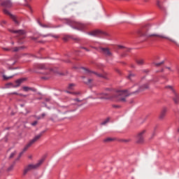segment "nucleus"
<instances>
[{
    "mask_svg": "<svg viewBox=\"0 0 179 179\" xmlns=\"http://www.w3.org/2000/svg\"><path fill=\"white\" fill-rule=\"evenodd\" d=\"M131 94L128 93V90L117 91L112 95L108 94H99L98 99L101 100H112L115 101H120V103H125L127 97Z\"/></svg>",
    "mask_w": 179,
    "mask_h": 179,
    "instance_id": "f257e3e1",
    "label": "nucleus"
},
{
    "mask_svg": "<svg viewBox=\"0 0 179 179\" xmlns=\"http://www.w3.org/2000/svg\"><path fill=\"white\" fill-rule=\"evenodd\" d=\"M139 36L141 37H147V38H150L152 37H155L157 38H164L165 40H169V41H171V43H173L176 44V45H178V43L176 41L173 39H171V38L166 36L165 35L163 34H155V33H151L150 30L146 29H143L139 31Z\"/></svg>",
    "mask_w": 179,
    "mask_h": 179,
    "instance_id": "f03ea898",
    "label": "nucleus"
},
{
    "mask_svg": "<svg viewBox=\"0 0 179 179\" xmlns=\"http://www.w3.org/2000/svg\"><path fill=\"white\" fill-rule=\"evenodd\" d=\"M43 162H44L43 159H41L38 163L34 164H29L27 166H25L24 171H23V176H26L29 171H31V170H37L40 166L43 164Z\"/></svg>",
    "mask_w": 179,
    "mask_h": 179,
    "instance_id": "7ed1b4c3",
    "label": "nucleus"
},
{
    "mask_svg": "<svg viewBox=\"0 0 179 179\" xmlns=\"http://www.w3.org/2000/svg\"><path fill=\"white\" fill-rule=\"evenodd\" d=\"M134 89L136 90L131 94H139V93H142L146 89H149V85L148 84H144L143 85H135Z\"/></svg>",
    "mask_w": 179,
    "mask_h": 179,
    "instance_id": "20e7f679",
    "label": "nucleus"
},
{
    "mask_svg": "<svg viewBox=\"0 0 179 179\" xmlns=\"http://www.w3.org/2000/svg\"><path fill=\"white\" fill-rule=\"evenodd\" d=\"M90 36H93L94 37H99V38H103V37L108 36V34L106 31L96 29L90 32Z\"/></svg>",
    "mask_w": 179,
    "mask_h": 179,
    "instance_id": "39448f33",
    "label": "nucleus"
},
{
    "mask_svg": "<svg viewBox=\"0 0 179 179\" xmlns=\"http://www.w3.org/2000/svg\"><path fill=\"white\" fill-rule=\"evenodd\" d=\"M24 80H26V78H21V79L17 80L15 81L16 85L12 83H8L6 84L5 87L6 89H9V87H19V86H20V85H22V83L24 82Z\"/></svg>",
    "mask_w": 179,
    "mask_h": 179,
    "instance_id": "423d86ee",
    "label": "nucleus"
},
{
    "mask_svg": "<svg viewBox=\"0 0 179 179\" xmlns=\"http://www.w3.org/2000/svg\"><path fill=\"white\" fill-rule=\"evenodd\" d=\"M69 24H70L73 29H77V30H83V29H85V24L75 21H69Z\"/></svg>",
    "mask_w": 179,
    "mask_h": 179,
    "instance_id": "0eeeda50",
    "label": "nucleus"
},
{
    "mask_svg": "<svg viewBox=\"0 0 179 179\" xmlns=\"http://www.w3.org/2000/svg\"><path fill=\"white\" fill-rule=\"evenodd\" d=\"M166 89H169V90H171L172 92H173V94H174L173 101H174V103H176V104H178V103H179V94L177 92H176V91H174V89L171 86H170V85L166 86Z\"/></svg>",
    "mask_w": 179,
    "mask_h": 179,
    "instance_id": "6e6552de",
    "label": "nucleus"
},
{
    "mask_svg": "<svg viewBox=\"0 0 179 179\" xmlns=\"http://www.w3.org/2000/svg\"><path fill=\"white\" fill-rule=\"evenodd\" d=\"M9 31H10V33H15L16 34H18L20 38H24V37H26V32L23 30L10 29Z\"/></svg>",
    "mask_w": 179,
    "mask_h": 179,
    "instance_id": "1a4fd4ad",
    "label": "nucleus"
},
{
    "mask_svg": "<svg viewBox=\"0 0 179 179\" xmlns=\"http://www.w3.org/2000/svg\"><path fill=\"white\" fill-rule=\"evenodd\" d=\"M3 13H5V15H8V16H10V17L13 20V22L15 23V24H19V21L17 20V18L16 17V16L12 15L9 10H6V9H3Z\"/></svg>",
    "mask_w": 179,
    "mask_h": 179,
    "instance_id": "9d476101",
    "label": "nucleus"
},
{
    "mask_svg": "<svg viewBox=\"0 0 179 179\" xmlns=\"http://www.w3.org/2000/svg\"><path fill=\"white\" fill-rule=\"evenodd\" d=\"M101 52L103 54V55H106V57H113V52H111V50L107 48H100Z\"/></svg>",
    "mask_w": 179,
    "mask_h": 179,
    "instance_id": "9b49d317",
    "label": "nucleus"
},
{
    "mask_svg": "<svg viewBox=\"0 0 179 179\" xmlns=\"http://www.w3.org/2000/svg\"><path fill=\"white\" fill-rule=\"evenodd\" d=\"M146 133V130H143L138 133L137 136V143H143V135Z\"/></svg>",
    "mask_w": 179,
    "mask_h": 179,
    "instance_id": "f8f14e48",
    "label": "nucleus"
},
{
    "mask_svg": "<svg viewBox=\"0 0 179 179\" xmlns=\"http://www.w3.org/2000/svg\"><path fill=\"white\" fill-rule=\"evenodd\" d=\"M1 5L4 8H12L13 6V3L10 0H3L1 1Z\"/></svg>",
    "mask_w": 179,
    "mask_h": 179,
    "instance_id": "ddd939ff",
    "label": "nucleus"
},
{
    "mask_svg": "<svg viewBox=\"0 0 179 179\" xmlns=\"http://www.w3.org/2000/svg\"><path fill=\"white\" fill-rule=\"evenodd\" d=\"M45 132V131H41L39 134L36 135L32 140H31L29 142L33 145L37 142L43 136V134Z\"/></svg>",
    "mask_w": 179,
    "mask_h": 179,
    "instance_id": "4468645a",
    "label": "nucleus"
},
{
    "mask_svg": "<svg viewBox=\"0 0 179 179\" xmlns=\"http://www.w3.org/2000/svg\"><path fill=\"white\" fill-rule=\"evenodd\" d=\"M31 145H33V144L29 141L28 143V144L25 145V147L24 148L22 151L20 153V155H19L18 158L17 159V160H19V159H20V157H22V155H23L24 153V152H26L27 150V149H29V148H30V146H31Z\"/></svg>",
    "mask_w": 179,
    "mask_h": 179,
    "instance_id": "2eb2a0df",
    "label": "nucleus"
},
{
    "mask_svg": "<svg viewBox=\"0 0 179 179\" xmlns=\"http://www.w3.org/2000/svg\"><path fill=\"white\" fill-rule=\"evenodd\" d=\"M166 114H167V108H162V110L159 114V120H163L164 118V117H166Z\"/></svg>",
    "mask_w": 179,
    "mask_h": 179,
    "instance_id": "dca6fc26",
    "label": "nucleus"
},
{
    "mask_svg": "<svg viewBox=\"0 0 179 179\" xmlns=\"http://www.w3.org/2000/svg\"><path fill=\"white\" fill-rule=\"evenodd\" d=\"M114 141H115V138L107 137L103 140V142L104 143H110L111 142H114Z\"/></svg>",
    "mask_w": 179,
    "mask_h": 179,
    "instance_id": "f3484780",
    "label": "nucleus"
},
{
    "mask_svg": "<svg viewBox=\"0 0 179 179\" xmlns=\"http://www.w3.org/2000/svg\"><path fill=\"white\" fill-rule=\"evenodd\" d=\"M24 92H36V89L29 87H22Z\"/></svg>",
    "mask_w": 179,
    "mask_h": 179,
    "instance_id": "a211bd4d",
    "label": "nucleus"
},
{
    "mask_svg": "<svg viewBox=\"0 0 179 179\" xmlns=\"http://www.w3.org/2000/svg\"><path fill=\"white\" fill-rule=\"evenodd\" d=\"M92 73H94V75H96L98 78H103V79H107V74H99L97 73L92 72Z\"/></svg>",
    "mask_w": 179,
    "mask_h": 179,
    "instance_id": "6ab92c4d",
    "label": "nucleus"
},
{
    "mask_svg": "<svg viewBox=\"0 0 179 179\" xmlns=\"http://www.w3.org/2000/svg\"><path fill=\"white\" fill-rule=\"evenodd\" d=\"M138 65H143L145 64V60L143 59H138L136 60Z\"/></svg>",
    "mask_w": 179,
    "mask_h": 179,
    "instance_id": "aec40b11",
    "label": "nucleus"
},
{
    "mask_svg": "<svg viewBox=\"0 0 179 179\" xmlns=\"http://www.w3.org/2000/svg\"><path fill=\"white\" fill-rule=\"evenodd\" d=\"M39 26H41V27H46V28H49V29L52 27V26H51V24H41V22H39Z\"/></svg>",
    "mask_w": 179,
    "mask_h": 179,
    "instance_id": "412c9836",
    "label": "nucleus"
},
{
    "mask_svg": "<svg viewBox=\"0 0 179 179\" xmlns=\"http://www.w3.org/2000/svg\"><path fill=\"white\" fill-rule=\"evenodd\" d=\"M110 122V117L106 118L105 120H103L101 123V125H106Z\"/></svg>",
    "mask_w": 179,
    "mask_h": 179,
    "instance_id": "4be33fe9",
    "label": "nucleus"
},
{
    "mask_svg": "<svg viewBox=\"0 0 179 179\" xmlns=\"http://www.w3.org/2000/svg\"><path fill=\"white\" fill-rule=\"evenodd\" d=\"M38 69H47V66L45 64H38Z\"/></svg>",
    "mask_w": 179,
    "mask_h": 179,
    "instance_id": "5701e85b",
    "label": "nucleus"
},
{
    "mask_svg": "<svg viewBox=\"0 0 179 179\" xmlns=\"http://www.w3.org/2000/svg\"><path fill=\"white\" fill-rule=\"evenodd\" d=\"M76 85L73 83L69 84L68 89L69 90H73V87H75Z\"/></svg>",
    "mask_w": 179,
    "mask_h": 179,
    "instance_id": "b1692460",
    "label": "nucleus"
},
{
    "mask_svg": "<svg viewBox=\"0 0 179 179\" xmlns=\"http://www.w3.org/2000/svg\"><path fill=\"white\" fill-rule=\"evenodd\" d=\"M120 142H122L123 143H128L131 142V139L127 138V139H121Z\"/></svg>",
    "mask_w": 179,
    "mask_h": 179,
    "instance_id": "393cba45",
    "label": "nucleus"
},
{
    "mask_svg": "<svg viewBox=\"0 0 179 179\" xmlns=\"http://www.w3.org/2000/svg\"><path fill=\"white\" fill-rule=\"evenodd\" d=\"M15 167V163L11 164L7 169V171H12L13 170V168Z\"/></svg>",
    "mask_w": 179,
    "mask_h": 179,
    "instance_id": "a878e982",
    "label": "nucleus"
},
{
    "mask_svg": "<svg viewBox=\"0 0 179 179\" xmlns=\"http://www.w3.org/2000/svg\"><path fill=\"white\" fill-rule=\"evenodd\" d=\"M73 101H76V103H74L73 104H75L76 106H77L78 103H82V100L79 99H73Z\"/></svg>",
    "mask_w": 179,
    "mask_h": 179,
    "instance_id": "bb28decb",
    "label": "nucleus"
},
{
    "mask_svg": "<svg viewBox=\"0 0 179 179\" xmlns=\"http://www.w3.org/2000/svg\"><path fill=\"white\" fill-rule=\"evenodd\" d=\"M13 76H3V78L4 79V80H8V79H12V78H13Z\"/></svg>",
    "mask_w": 179,
    "mask_h": 179,
    "instance_id": "cd10ccee",
    "label": "nucleus"
},
{
    "mask_svg": "<svg viewBox=\"0 0 179 179\" xmlns=\"http://www.w3.org/2000/svg\"><path fill=\"white\" fill-rule=\"evenodd\" d=\"M163 64H164V61H162L159 63H154V65H155V66H161V65H163Z\"/></svg>",
    "mask_w": 179,
    "mask_h": 179,
    "instance_id": "c85d7f7f",
    "label": "nucleus"
},
{
    "mask_svg": "<svg viewBox=\"0 0 179 179\" xmlns=\"http://www.w3.org/2000/svg\"><path fill=\"white\" fill-rule=\"evenodd\" d=\"M83 71L85 73H92V71H89L87 69L83 68Z\"/></svg>",
    "mask_w": 179,
    "mask_h": 179,
    "instance_id": "c756f323",
    "label": "nucleus"
},
{
    "mask_svg": "<svg viewBox=\"0 0 179 179\" xmlns=\"http://www.w3.org/2000/svg\"><path fill=\"white\" fill-rule=\"evenodd\" d=\"M16 155V152L14 151L13 152H12L9 157V159H13V157H15V155Z\"/></svg>",
    "mask_w": 179,
    "mask_h": 179,
    "instance_id": "7c9ffc66",
    "label": "nucleus"
},
{
    "mask_svg": "<svg viewBox=\"0 0 179 179\" xmlns=\"http://www.w3.org/2000/svg\"><path fill=\"white\" fill-rule=\"evenodd\" d=\"M118 48L120 49H124V51H129V50H128V48H126L125 47L122 46V45H118L117 46Z\"/></svg>",
    "mask_w": 179,
    "mask_h": 179,
    "instance_id": "2f4dec72",
    "label": "nucleus"
},
{
    "mask_svg": "<svg viewBox=\"0 0 179 179\" xmlns=\"http://www.w3.org/2000/svg\"><path fill=\"white\" fill-rule=\"evenodd\" d=\"M92 82H93L92 79H87V81H85V83H86L87 85H90Z\"/></svg>",
    "mask_w": 179,
    "mask_h": 179,
    "instance_id": "473e14b6",
    "label": "nucleus"
},
{
    "mask_svg": "<svg viewBox=\"0 0 179 179\" xmlns=\"http://www.w3.org/2000/svg\"><path fill=\"white\" fill-rule=\"evenodd\" d=\"M0 24H1V26H2V27L5 26V24H6V20H2V21L0 22Z\"/></svg>",
    "mask_w": 179,
    "mask_h": 179,
    "instance_id": "72a5a7b5",
    "label": "nucleus"
},
{
    "mask_svg": "<svg viewBox=\"0 0 179 179\" xmlns=\"http://www.w3.org/2000/svg\"><path fill=\"white\" fill-rule=\"evenodd\" d=\"M19 50H20V48H13L12 51L13 52H17V51H19Z\"/></svg>",
    "mask_w": 179,
    "mask_h": 179,
    "instance_id": "f704fd0d",
    "label": "nucleus"
},
{
    "mask_svg": "<svg viewBox=\"0 0 179 179\" xmlns=\"http://www.w3.org/2000/svg\"><path fill=\"white\" fill-rule=\"evenodd\" d=\"M157 6H158V8H162V3L160 2V1H157Z\"/></svg>",
    "mask_w": 179,
    "mask_h": 179,
    "instance_id": "c9c22d12",
    "label": "nucleus"
},
{
    "mask_svg": "<svg viewBox=\"0 0 179 179\" xmlns=\"http://www.w3.org/2000/svg\"><path fill=\"white\" fill-rule=\"evenodd\" d=\"M38 123V121H34V122H33L31 123V125H32L33 127H36V125Z\"/></svg>",
    "mask_w": 179,
    "mask_h": 179,
    "instance_id": "e433bc0d",
    "label": "nucleus"
},
{
    "mask_svg": "<svg viewBox=\"0 0 179 179\" xmlns=\"http://www.w3.org/2000/svg\"><path fill=\"white\" fill-rule=\"evenodd\" d=\"M73 41H76V43H79V41H80V38H74Z\"/></svg>",
    "mask_w": 179,
    "mask_h": 179,
    "instance_id": "4c0bfd02",
    "label": "nucleus"
},
{
    "mask_svg": "<svg viewBox=\"0 0 179 179\" xmlns=\"http://www.w3.org/2000/svg\"><path fill=\"white\" fill-rule=\"evenodd\" d=\"M81 48L83 50H85L87 52H89V51H90V50H89L87 48H85V47H81Z\"/></svg>",
    "mask_w": 179,
    "mask_h": 179,
    "instance_id": "58836bf2",
    "label": "nucleus"
},
{
    "mask_svg": "<svg viewBox=\"0 0 179 179\" xmlns=\"http://www.w3.org/2000/svg\"><path fill=\"white\" fill-rule=\"evenodd\" d=\"M3 50L4 51H12V49H10V48H3Z\"/></svg>",
    "mask_w": 179,
    "mask_h": 179,
    "instance_id": "ea45409f",
    "label": "nucleus"
},
{
    "mask_svg": "<svg viewBox=\"0 0 179 179\" xmlns=\"http://www.w3.org/2000/svg\"><path fill=\"white\" fill-rule=\"evenodd\" d=\"M143 2H144V3H148V2H149V0H143Z\"/></svg>",
    "mask_w": 179,
    "mask_h": 179,
    "instance_id": "a19ab883",
    "label": "nucleus"
},
{
    "mask_svg": "<svg viewBox=\"0 0 179 179\" xmlns=\"http://www.w3.org/2000/svg\"><path fill=\"white\" fill-rule=\"evenodd\" d=\"M132 76H134V75H133V74H130V75L128 76V78H129V79H131V78H132Z\"/></svg>",
    "mask_w": 179,
    "mask_h": 179,
    "instance_id": "79ce46f5",
    "label": "nucleus"
},
{
    "mask_svg": "<svg viewBox=\"0 0 179 179\" xmlns=\"http://www.w3.org/2000/svg\"><path fill=\"white\" fill-rule=\"evenodd\" d=\"M113 107L114 108H118V106H117V105H113Z\"/></svg>",
    "mask_w": 179,
    "mask_h": 179,
    "instance_id": "37998d69",
    "label": "nucleus"
},
{
    "mask_svg": "<svg viewBox=\"0 0 179 179\" xmlns=\"http://www.w3.org/2000/svg\"><path fill=\"white\" fill-rule=\"evenodd\" d=\"M45 75H46V76L50 75V71H48V72H46V73H45Z\"/></svg>",
    "mask_w": 179,
    "mask_h": 179,
    "instance_id": "c03bdc74",
    "label": "nucleus"
},
{
    "mask_svg": "<svg viewBox=\"0 0 179 179\" xmlns=\"http://www.w3.org/2000/svg\"><path fill=\"white\" fill-rule=\"evenodd\" d=\"M41 117H42L43 118H44V117H45V113H43V114L41 115Z\"/></svg>",
    "mask_w": 179,
    "mask_h": 179,
    "instance_id": "a18cd8bd",
    "label": "nucleus"
},
{
    "mask_svg": "<svg viewBox=\"0 0 179 179\" xmlns=\"http://www.w3.org/2000/svg\"><path fill=\"white\" fill-rule=\"evenodd\" d=\"M73 94H80V92H74Z\"/></svg>",
    "mask_w": 179,
    "mask_h": 179,
    "instance_id": "49530a36",
    "label": "nucleus"
},
{
    "mask_svg": "<svg viewBox=\"0 0 179 179\" xmlns=\"http://www.w3.org/2000/svg\"><path fill=\"white\" fill-rule=\"evenodd\" d=\"M18 96H20L21 97H23V94H18Z\"/></svg>",
    "mask_w": 179,
    "mask_h": 179,
    "instance_id": "de8ad7c7",
    "label": "nucleus"
},
{
    "mask_svg": "<svg viewBox=\"0 0 179 179\" xmlns=\"http://www.w3.org/2000/svg\"><path fill=\"white\" fill-rule=\"evenodd\" d=\"M15 62H13L12 64H10V65H15Z\"/></svg>",
    "mask_w": 179,
    "mask_h": 179,
    "instance_id": "09e8293b",
    "label": "nucleus"
},
{
    "mask_svg": "<svg viewBox=\"0 0 179 179\" xmlns=\"http://www.w3.org/2000/svg\"><path fill=\"white\" fill-rule=\"evenodd\" d=\"M13 94H19L18 93H17V92H13Z\"/></svg>",
    "mask_w": 179,
    "mask_h": 179,
    "instance_id": "8fccbe9b",
    "label": "nucleus"
},
{
    "mask_svg": "<svg viewBox=\"0 0 179 179\" xmlns=\"http://www.w3.org/2000/svg\"><path fill=\"white\" fill-rule=\"evenodd\" d=\"M22 97H27V95L22 94Z\"/></svg>",
    "mask_w": 179,
    "mask_h": 179,
    "instance_id": "3c124183",
    "label": "nucleus"
},
{
    "mask_svg": "<svg viewBox=\"0 0 179 179\" xmlns=\"http://www.w3.org/2000/svg\"><path fill=\"white\" fill-rule=\"evenodd\" d=\"M167 69H169V71H171V69L170 67H167Z\"/></svg>",
    "mask_w": 179,
    "mask_h": 179,
    "instance_id": "603ef678",
    "label": "nucleus"
},
{
    "mask_svg": "<svg viewBox=\"0 0 179 179\" xmlns=\"http://www.w3.org/2000/svg\"><path fill=\"white\" fill-rule=\"evenodd\" d=\"M50 77H44L43 79H48Z\"/></svg>",
    "mask_w": 179,
    "mask_h": 179,
    "instance_id": "864d4df0",
    "label": "nucleus"
},
{
    "mask_svg": "<svg viewBox=\"0 0 179 179\" xmlns=\"http://www.w3.org/2000/svg\"><path fill=\"white\" fill-rule=\"evenodd\" d=\"M41 117H37V120H41Z\"/></svg>",
    "mask_w": 179,
    "mask_h": 179,
    "instance_id": "5fc2aeb1",
    "label": "nucleus"
},
{
    "mask_svg": "<svg viewBox=\"0 0 179 179\" xmlns=\"http://www.w3.org/2000/svg\"><path fill=\"white\" fill-rule=\"evenodd\" d=\"M53 37H55V38H58V36H53Z\"/></svg>",
    "mask_w": 179,
    "mask_h": 179,
    "instance_id": "6e6d98bb",
    "label": "nucleus"
},
{
    "mask_svg": "<svg viewBox=\"0 0 179 179\" xmlns=\"http://www.w3.org/2000/svg\"><path fill=\"white\" fill-rule=\"evenodd\" d=\"M24 106V105L23 104H21V107H23Z\"/></svg>",
    "mask_w": 179,
    "mask_h": 179,
    "instance_id": "4d7b16f0",
    "label": "nucleus"
},
{
    "mask_svg": "<svg viewBox=\"0 0 179 179\" xmlns=\"http://www.w3.org/2000/svg\"><path fill=\"white\" fill-rule=\"evenodd\" d=\"M29 159H31V156H29Z\"/></svg>",
    "mask_w": 179,
    "mask_h": 179,
    "instance_id": "13d9d810",
    "label": "nucleus"
},
{
    "mask_svg": "<svg viewBox=\"0 0 179 179\" xmlns=\"http://www.w3.org/2000/svg\"><path fill=\"white\" fill-rule=\"evenodd\" d=\"M67 93H72V92H67Z\"/></svg>",
    "mask_w": 179,
    "mask_h": 179,
    "instance_id": "bf43d9fd",
    "label": "nucleus"
},
{
    "mask_svg": "<svg viewBox=\"0 0 179 179\" xmlns=\"http://www.w3.org/2000/svg\"><path fill=\"white\" fill-rule=\"evenodd\" d=\"M12 44H14V43L13 42Z\"/></svg>",
    "mask_w": 179,
    "mask_h": 179,
    "instance_id": "052dcab7",
    "label": "nucleus"
}]
</instances>
